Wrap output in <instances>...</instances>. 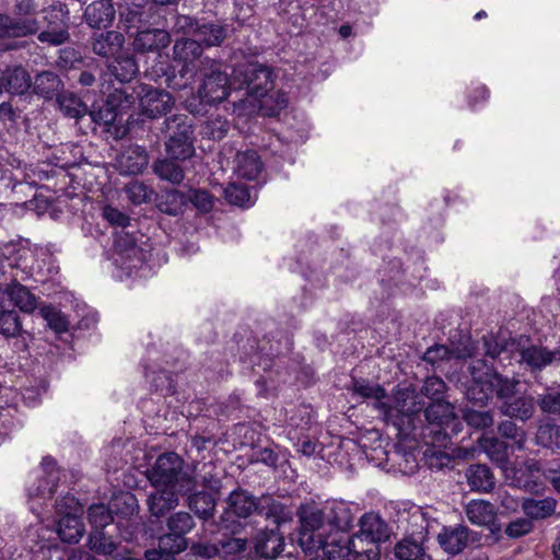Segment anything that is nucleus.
Returning a JSON list of instances; mask_svg holds the SVG:
<instances>
[{
    "mask_svg": "<svg viewBox=\"0 0 560 560\" xmlns=\"http://www.w3.org/2000/svg\"><path fill=\"white\" fill-rule=\"evenodd\" d=\"M124 44L125 36L117 31L95 32L90 39L92 51L106 59H114L120 54Z\"/></svg>",
    "mask_w": 560,
    "mask_h": 560,
    "instance_id": "19",
    "label": "nucleus"
},
{
    "mask_svg": "<svg viewBox=\"0 0 560 560\" xmlns=\"http://www.w3.org/2000/svg\"><path fill=\"white\" fill-rule=\"evenodd\" d=\"M203 48L201 43L194 38L176 39L173 46V59L156 61L148 75L172 90L186 89L197 73L196 62L201 58Z\"/></svg>",
    "mask_w": 560,
    "mask_h": 560,
    "instance_id": "2",
    "label": "nucleus"
},
{
    "mask_svg": "<svg viewBox=\"0 0 560 560\" xmlns=\"http://www.w3.org/2000/svg\"><path fill=\"white\" fill-rule=\"evenodd\" d=\"M395 557L399 560H425L427 553L421 544L411 538H404L394 548Z\"/></svg>",
    "mask_w": 560,
    "mask_h": 560,
    "instance_id": "50",
    "label": "nucleus"
},
{
    "mask_svg": "<svg viewBox=\"0 0 560 560\" xmlns=\"http://www.w3.org/2000/svg\"><path fill=\"white\" fill-rule=\"evenodd\" d=\"M472 355V348L470 346H464L463 348H448L444 345H434L427 349V351L422 355V360L431 365L439 364L443 361H448L451 359H466Z\"/></svg>",
    "mask_w": 560,
    "mask_h": 560,
    "instance_id": "32",
    "label": "nucleus"
},
{
    "mask_svg": "<svg viewBox=\"0 0 560 560\" xmlns=\"http://www.w3.org/2000/svg\"><path fill=\"white\" fill-rule=\"evenodd\" d=\"M354 535L350 536L342 530H329L318 544L328 560H352L361 549Z\"/></svg>",
    "mask_w": 560,
    "mask_h": 560,
    "instance_id": "13",
    "label": "nucleus"
},
{
    "mask_svg": "<svg viewBox=\"0 0 560 560\" xmlns=\"http://www.w3.org/2000/svg\"><path fill=\"white\" fill-rule=\"evenodd\" d=\"M226 36L228 25L219 22L200 21L195 31V39L201 43L202 48L221 46Z\"/></svg>",
    "mask_w": 560,
    "mask_h": 560,
    "instance_id": "30",
    "label": "nucleus"
},
{
    "mask_svg": "<svg viewBox=\"0 0 560 560\" xmlns=\"http://www.w3.org/2000/svg\"><path fill=\"white\" fill-rule=\"evenodd\" d=\"M446 390L445 382L438 376L427 377L422 387L421 394L430 398L432 401H445L444 393Z\"/></svg>",
    "mask_w": 560,
    "mask_h": 560,
    "instance_id": "60",
    "label": "nucleus"
},
{
    "mask_svg": "<svg viewBox=\"0 0 560 560\" xmlns=\"http://www.w3.org/2000/svg\"><path fill=\"white\" fill-rule=\"evenodd\" d=\"M467 520L475 526L486 528L487 539L492 544L502 540V524L499 521V508L487 500H470L464 506Z\"/></svg>",
    "mask_w": 560,
    "mask_h": 560,
    "instance_id": "12",
    "label": "nucleus"
},
{
    "mask_svg": "<svg viewBox=\"0 0 560 560\" xmlns=\"http://www.w3.org/2000/svg\"><path fill=\"white\" fill-rule=\"evenodd\" d=\"M180 160H172L166 155L165 159H159L153 163V172L161 179L172 184H179L185 177V172L179 164Z\"/></svg>",
    "mask_w": 560,
    "mask_h": 560,
    "instance_id": "42",
    "label": "nucleus"
},
{
    "mask_svg": "<svg viewBox=\"0 0 560 560\" xmlns=\"http://www.w3.org/2000/svg\"><path fill=\"white\" fill-rule=\"evenodd\" d=\"M3 295L21 312L31 314L37 306V298L23 284L16 280H12L5 285Z\"/></svg>",
    "mask_w": 560,
    "mask_h": 560,
    "instance_id": "29",
    "label": "nucleus"
},
{
    "mask_svg": "<svg viewBox=\"0 0 560 560\" xmlns=\"http://www.w3.org/2000/svg\"><path fill=\"white\" fill-rule=\"evenodd\" d=\"M264 164L260 156L254 150L241 152L236 156V172L240 177L255 180L259 177Z\"/></svg>",
    "mask_w": 560,
    "mask_h": 560,
    "instance_id": "39",
    "label": "nucleus"
},
{
    "mask_svg": "<svg viewBox=\"0 0 560 560\" xmlns=\"http://www.w3.org/2000/svg\"><path fill=\"white\" fill-rule=\"evenodd\" d=\"M56 532L60 540L66 544H78L85 533L81 515H66L56 523Z\"/></svg>",
    "mask_w": 560,
    "mask_h": 560,
    "instance_id": "35",
    "label": "nucleus"
},
{
    "mask_svg": "<svg viewBox=\"0 0 560 560\" xmlns=\"http://www.w3.org/2000/svg\"><path fill=\"white\" fill-rule=\"evenodd\" d=\"M0 86L2 93L23 95L32 88V78L23 66H8L0 69Z\"/></svg>",
    "mask_w": 560,
    "mask_h": 560,
    "instance_id": "18",
    "label": "nucleus"
},
{
    "mask_svg": "<svg viewBox=\"0 0 560 560\" xmlns=\"http://www.w3.org/2000/svg\"><path fill=\"white\" fill-rule=\"evenodd\" d=\"M187 506L200 520L209 521L214 516L218 498L214 493L201 490L187 493Z\"/></svg>",
    "mask_w": 560,
    "mask_h": 560,
    "instance_id": "27",
    "label": "nucleus"
},
{
    "mask_svg": "<svg viewBox=\"0 0 560 560\" xmlns=\"http://www.w3.org/2000/svg\"><path fill=\"white\" fill-rule=\"evenodd\" d=\"M129 93H135L139 115L150 119L166 116L175 104V98L170 92L148 84L130 88Z\"/></svg>",
    "mask_w": 560,
    "mask_h": 560,
    "instance_id": "11",
    "label": "nucleus"
},
{
    "mask_svg": "<svg viewBox=\"0 0 560 560\" xmlns=\"http://www.w3.org/2000/svg\"><path fill=\"white\" fill-rule=\"evenodd\" d=\"M256 98L259 102L260 110L268 117L279 116L281 110L288 106L287 94L281 90H273V86Z\"/></svg>",
    "mask_w": 560,
    "mask_h": 560,
    "instance_id": "40",
    "label": "nucleus"
},
{
    "mask_svg": "<svg viewBox=\"0 0 560 560\" xmlns=\"http://www.w3.org/2000/svg\"><path fill=\"white\" fill-rule=\"evenodd\" d=\"M488 383L491 394H494L502 402L515 396L520 380L508 377L495 371L492 373V377L489 378Z\"/></svg>",
    "mask_w": 560,
    "mask_h": 560,
    "instance_id": "44",
    "label": "nucleus"
},
{
    "mask_svg": "<svg viewBox=\"0 0 560 560\" xmlns=\"http://www.w3.org/2000/svg\"><path fill=\"white\" fill-rule=\"evenodd\" d=\"M56 512L61 516L82 515L83 506L74 495L67 493L56 501Z\"/></svg>",
    "mask_w": 560,
    "mask_h": 560,
    "instance_id": "61",
    "label": "nucleus"
},
{
    "mask_svg": "<svg viewBox=\"0 0 560 560\" xmlns=\"http://www.w3.org/2000/svg\"><path fill=\"white\" fill-rule=\"evenodd\" d=\"M463 419L469 427L476 430L491 428L494 423L492 410H479L474 407H465L463 409Z\"/></svg>",
    "mask_w": 560,
    "mask_h": 560,
    "instance_id": "49",
    "label": "nucleus"
},
{
    "mask_svg": "<svg viewBox=\"0 0 560 560\" xmlns=\"http://www.w3.org/2000/svg\"><path fill=\"white\" fill-rule=\"evenodd\" d=\"M156 208L168 215L182 214L186 209V192L178 189H167L155 194Z\"/></svg>",
    "mask_w": 560,
    "mask_h": 560,
    "instance_id": "33",
    "label": "nucleus"
},
{
    "mask_svg": "<svg viewBox=\"0 0 560 560\" xmlns=\"http://www.w3.org/2000/svg\"><path fill=\"white\" fill-rule=\"evenodd\" d=\"M537 405L544 413L560 416V392L553 390L539 395Z\"/></svg>",
    "mask_w": 560,
    "mask_h": 560,
    "instance_id": "64",
    "label": "nucleus"
},
{
    "mask_svg": "<svg viewBox=\"0 0 560 560\" xmlns=\"http://www.w3.org/2000/svg\"><path fill=\"white\" fill-rule=\"evenodd\" d=\"M147 477L154 488L176 489L184 495L196 488V478L174 452L160 455L147 470Z\"/></svg>",
    "mask_w": 560,
    "mask_h": 560,
    "instance_id": "6",
    "label": "nucleus"
},
{
    "mask_svg": "<svg viewBox=\"0 0 560 560\" xmlns=\"http://www.w3.org/2000/svg\"><path fill=\"white\" fill-rule=\"evenodd\" d=\"M441 547L451 555H457L467 547V526L456 525L445 528L438 537Z\"/></svg>",
    "mask_w": 560,
    "mask_h": 560,
    "instance_id": "38",
    "label": "nucleus"
},
{
    "mask_svg": "<svg viewBox=\"0 0 560 560\" xmlns=\"http://www.w3.org/2000/svg\"><path fill=\"white\" fill-rule=\"evenodd\" d=\"M86 24L96 30H106L115 19V10L112 1L95 0L84 10Z\"/></svg>",
    "mask_w": 560,
    "mask_h": 560,
    "instance_id": "24",
    "label": "nucleus"
},
{
    "mask_svg": "<svg viewBox=\"0 0 560 560\" xmlns=\"http://www.w3.org/2000/svg\"><path fill=\"white\" fill-rule=\"evenodd\" d=\"M159 546L167 551L171 556L175 557L187 549L188 540L186 537L179 536L168 530L159 538Z\"/></svg>",
    "mask_w": 560,
    "mask_h": 560,
    "instance_id": "59",
    "label": "nucleus"
},
{
    "mask_svg": "<svg viewBox=\"0 0 560 560\" xmlns=\"http://www.w3.org/2000/svg\"><path fill=\"white\" fill-rule=\"evenodd\" d=\"M124 191L127 199L133 206L150 203L155 198L156 194L152 186L138 179H131L126 184Z\"/></svg>",
    "mask_w": 560,
    "mask_h": 560,
    "instance_id": "46",
    "label": "nucleus"
},
{
    "mask_svg": "<svg viewBox=\"0 0 560 560\" xmlns=\"http://www.w3.org/2000/svg\"><path fill=\"white\" fill-rule=\"evenodd\" d=\"M170 532L185 537L195 527V521L188 512L179 511L172 514L166 522Z\"/></svg>",
    "mask_w": 560,
    "mask_h": 560,
    "instance_id": "56",
    "label": "nucleus"
},
{
    "mask_svg": "<svg viewBox=\"0 0 560 560\" xmlns=\"http://www.w3.org/2000/svg\"><path fill=\"white\" fill-rule=\"evenodd\" d=\"M225 199L230 205L248 208L250 206V190L241 184H231L224 190Z\"/></svg>",
    "mask_w": 560,
    "mask_h": 560,
    "instance_id": "58",
    "label": "nucleus"
},
{
    "mask_svg": "<svg viewBox=\"0 0 560 560\" xmlns=\"http://www.w3.org/2000/svg\"><path fill=\"white\" fill-rule=\"evenodd\" d=\"M401 407L400 416L394 421V425L400 432L420 439L428 446L447 447L452 438L457 435L462 429V422L454 411V406L448 401H432L424 409L425 423H421L418 408L405 409Z\"/></svg>",
    "mask_w": 560,
    "mask_h": 560,
    "instance_id": "1",
    "label": "nucleus"
},
{
    "mask_svg": "<svg viewBox=\"0 0 560 560\" xmlns=\"http://www.w3.org/2000/svg\"><path fill=\"white\" fill-rule=\"evenodd\" d=\"M32 89L35 95L45 101H52L65 91V83L59 74L45 70L35 75Z\"/></svg>",
    "mask_w": 560,
    "mask_h": 560,
    "instance_id": "22",
    "label": "nucleus"
},
{
    "mask_svg": "<svg viewBox=\"0 0 560 560\" xmlns=\"http://www.w3.org/2000/svg\"><path fill=\"white\" fill-rule=\"evenodd\" d=\"M352 392L362 398H372L377 401L376 407L384 413L387 420L393 423L398 419L401 412V408L390 407L382 399L386 397V390L378 384H372L363 378L352 380Z\"/></svg>",
    "mask_w": 560,
    "mask_h": 560,
    "instance_id": "17",
    "label": "nucleus"
},
{
    "mask_svg": "<svg viewBox=\"0 0 560 560\" xmlns=\"http://www.w3.org/2000/svg\"><path fill=\"white\" fill-rule=\"evenodd\" d=\"M557 508V501L551 497L544 499L525 498L521 502V509L530 522L540 521L551 516Z\"/></svg>",
    "mask_w": 560,
    "mask_h": 560,
    "instance_id": "36",
    "label": "nucleus"
},
{
    "mask_svg": "<svg viewBox=\"0 0 560 560\" xmlns=\"http://www.w3.org/2000/svg\"><path fill=\"white\" fill-rule=\"evenodd\" d=\"M300 530L298 542L307 553L318 551L322 538L329 532L325 510L316 505H301L298 512Z\"/></svg>",
    "mask_w": 560,
    "mask_h": 560,
    "instance_id": "9",
    "label": "nucleus"
},
{
    "mask_svg": "<svg viewBox=\"0 0 560 560\" xmlns=\"http://www.w3.org/2000/svg\"><path fill=\"white\" fill-rule=\"evenodd\" d=\"M114 532L116 527L92 529L86 541L89 550L100 556H112L120 545Z\"/></svg>",
    "mask_w": 560,
    "mask_h": 560,
    "instance_id": "23",
    "label": "nucleus"
},
{
    "mask_svg": "<svg viewBox=\"0 0 560 560\" xmlns=\"http://www.w3.org/2000/svg\"><path fill=\"white\" fill-rule=\"evenodd\" d=\"M129 90L130 88L115 89L106 98L94 102L92 108H88L91 120L103 126L115 139L125 137L126 125L133 118L136 97Z\"/></svg>",
    "mask_w": 560,
    "mask_h": 560,
    "instance_id": "4",
    "label": "nucleus"
},
{
    "mask_svg": "<svg viewBox=\"0 0 560 560\" xmlns=\"http://www.w3.org/2000/svg\"><path fill=\"white\" fill-rule=\"evenodd\" d=\"M220 558L223 560H240L248 550V539L245 537L223 536L219 539Z\"/></svg>",
    "mask_w": 560,
    "mask_h": 560,
    "instance_id": "43",
    "label": "nucleus"
},
{
    "mask_svg": "<svg viewBox=\"0 0 560 560\" xmlns=\"http://www.w3.org/2000/svg\"><path fill=\"white\" fill-rule=\"evenodd\" d=\"M535 525L526 515L510 521L504 527L502 526V538L520 539L533 533Z\"/></svg>",
    "mask_w": 560,
    "mask_h": 560,
    "instance_id": "54",
    "label": "nucleus"
},
{
    "mask_svg": "<svg viewBox=\"0 0 560 560\" xmlns=\"http://www.w3.org/2000/svg\"><path fill=\"white\" fill-rule=\"evenodd\" d=\"M359 532L354 534L360 544L366 541L371 547H378L381 542L389 540L393 530L388 523L378 514L369 512L359 520Z\"/></svg>",
    "mask_w": 560,
    "mask_h": 560,
    "instance_id": "14",
    "label": "nucleus"
},
{
    "mask_svg": "<svg viewBox=\"0 0 560 560\" xmlns=\"http://www.w3.org/2000/svg\"><path fill=\"white\" fill-rule=\"evenodd\" d=\"M502 416L515 419L522 422L530 420L536 412L535 398L532 395L523 394L513 396L509 400L502 401L499 406Z\"/></svg>",
    "mask_w": 560,
    "mask_h": 560,
    "instance_id": "20",
    "label": "nucleus"
},
{
    "mask_svg": "<svg viewBox=\"0 0 560 560\" xmlns=\"http://www.w3.org/2000/svg\"><path fill=\"white\" fill-rule=\"evenodd\" d=\"M25 330L15 310H0V335L4 338L21 337Z\"/></svg>",
    "mask_w": 560,
    "mask_h": 560,
    "instance_id": "47",
    "label": "nucleus"
},
{
    "mask_svg": "<svg viewBox=\"0 0 560 560\" xmlns=\"http://www.w3.org/2000/svg\"><path fill=\"white\" fill-rule=\"evenodd\" d=\"M466 397L475 406L485 407L491 400L492 394L488 382H472L467 390Z\"/></svg>",
    "mask_w": 560,
    "mask_h": 560,
    "instance_id": "57",
    "label": "nucleus"
},
{
    "mask_svg": "<svg viewBox=\"0 0 560 560\" xmlns=\"http://www.w3.org/2000/svg\"><path fill=\"white\" fill-rule=\"evenodd\" d=\"M275 527L259 529L254 536V550L265 559H276L284 550V536L280 532V525L273 524Z\"/></svg>",
    "mask_w": 560,
    "mask_h": 560,
    "instance_id": "16",
    "label": "nucleus"
},
{
    "mask_svg": "<svg viewBox=\"0 0 560 560\" xmlns=\"http://www.w3.org/2000/svg\"><path fill=\"white\" fill-rule=\"evenodd\" d=\"M116 162L120 174L138 175L148 166L149 158L147 151L137 145L122 152Z\"/></svg>",
    "mask_w": 560,
    "mask_h": 560,
    "instance_id": "26",
    "label": "nucleus"
},
{
    "mask_svg": "<svg viewBox=\"0 0 560 560\" xmlns=\"http://www.w3.org/2000/svg\"><path fill=\"white\" fill-rule=\"evenodd\" d=\"M109 506L113 514L122 517H130L137 514L139 510L137 498L130 492H122L114 497L109 502Z\"/></svg>",
    "mask_w": 560,
    "mask_h": 560,
    "instance_id": "51",
    "label": "nucleus"
},
{
    "mask_svg": "<svg viewBox=\"0 0 560 560\" xmlns=\"http://www.w3.org/2000/svg\"><path fill=\"white\" fill-rule=\"evenodd\" d=\"M466 478L471 490L482 493L491 492L495 485L493 472L483 464L470 465L466 470Z\"/></svg>",
    "mask_w": 560,
    "mask_h": 560,
    "instance_id": "34",
    "label": "nucleus"
},
{
    "mask_svg": "<svg viewBox=\"0 0 560 560\" xmlns=\"http://www.w3.org/2000/svg\"><path fill=\"white\" fill-rule=\"evenodd\" d=\"M226 512L238 518L260 516L272 524L281 525L291 520L288 508L271 494L254 495L244 488H236L226 498Z\"/></svg>",
    "mask_w": 560,
    "mask_h": 560,
    "instance_id": "5",
    "label": "nucleus"
},
{
    "mask_svg": "<svg viewBox=\"0 0 560 560\" xmlns=\"http://www.w3.org/2000/svg\"><path fill=\"white\" fill-rule=\"evenodd\" d=\"M215 203L214 195L205 188H189L186 191V207L189 205L196 210L198 214L210 213Z\"/></svg>",
    "mask_w": 560,
    "mask_h": 560,
    "instance_id": "45",
    "label": "nucleus"
},
{
    "mask_svg": "<svg viewBox=\"0 0 560 560\" xmlns=\"http://www.w3.org/2000/svg\"><path fill=\"white\" fill-rule=\"evenodd\" d=\"M43 470L47 474L48 480L44 483H40L36 489V495L46 494L51 495L57 487V480L59 479V471L56 467V462L50 457L43 458L42 462Z\"/></svg>",
    "mask_w": 560,
    "mask_h": 560,
    "instance_id": "55",
    "label": "nucleus"
},
{
    "mask_svg": "<svg viewBox=\"0 0 560 560\" xmlns=\"http://www.w3.org/2000/svg\"><path fill=\"white\" fill-rule=\"evenodd\" d=\"M222 61L206 57L200 60L201 82L197 91L200 104L213 106L225 101L234 90L233 72L224 69Z\"/></svg>",
    "mask_w": 560,
    "mask_h": 560,
    "instance_id": "7",
    "label": "nucleus"
},
{
    "mask_svg": "<svg viewBox=\"0 0 560 560\" xmlns=\"http://www.w3.org/2000/svg\"><path fill=\"white\" fill-rule=\"evenodd\" d=\"M112 74L121 83L131 82L139 73L138 61L132 54H118L109 66Z\"/></svg>",
    "mask_w": 560,
    "mask_h": 560,
    "instance_id": "37",
    "label": "nucleus"
},
{
    "mask_svg": "<svg viewBox=\"0 0 560 560\" xmlns=\"http://www.w3.org/2000/svg\"><path fill=\"white\" fill-rule=\"evenodd\" d=\"M56 103L58 105L59 110L67 118H73L75 120H79L88 114V106L73 92L65 90L56 98Z\"/></svg>",
    "mask_w": 560,
    "mask_h": 560,
    "instance_id": "41",
    "label": "nucleus"
},
{
    "mask_svg": "<svg viewBox=\"0 0 560 560\" xmlns=\"http://www.w3.org/2000/svg\"><path fill=\"white\" fill-rule=\"evenodd\" d=\"M39 315L47 322L50 329L57 334L66 332L69 329L67 316L52 305H44L39 308Z\"/></svg>",
    "mask_w": 560,
    "mask_h": 560,
    "instance_id": "53",
    "label": "nucleus"
},
{
    "mask_svg": "<svg viewBox=\"0 0 560 560\" xmlns=\"http://www.w3.org/2000/svg\"><path fill=\"white\" fill-rule=\"evenodd\" d=\"M171 42L170 34L160 28H147L139 31L132 46L136 52H159L166 48Z\"/></svg>",
    "mask_w": 560,
    "mask_h": 560,
    "instance_id": "21",
    "label": "nucleus"
},
{
    "mask_svg": "<svg viewBox=\"0 0 560 560\" xmlns=\"http://www.w3.org/2000/svg\"><path fill=\"white\" fill-rule=\"evenodd\" d=\"M520 364L532 374L540 373L550 366L557 358V353L542 345L527 343L518 345Z\"/></svg>",
    "mask_w": 560,
    "mask_h": 560,
    "instance_id": "15",
    "label": "nucleus"
},
{
    "mask_svg": "<svg viewBox=\"0 0 560 560\" xmlns=\"http://www.w3.org/2000/svg\"><path fill=\"white\" fill-rule=\"evenodd\" d=\"M168 136L165 152L172 160L186 161L195 155V127L186 115H174L165 120Z\"/></svg>",
    "mask_w": 560,
    "mask_h": 560,
    "instance_id": "8",
    "label": "nucleus"
},
{
    "mask_svg": "<svg viewBox=\"0 0 560 560\" xmlns=\"http://www.w3.org/2000/svg\"><path fill=\"white\" fill-rule=\"evenodd\" d=\"M88 520L92 529L113 527L114 515L109 505L92 504L88 510Z\"/></svg>",
    "mask_w": 560,
    "mask_h": 560,
    "instance_id": "52",
    "label": "nucleus"
},
{
    "mask_svg": "<svg viewBox=\"0 0 560 560\" xmlns=\"http://www.w3.org/2000/svg\"><path fill=\"white\" fill-rule=\"evenodd\" d=\"M438 446H429L424 452L428 465L431 469H443L450 467L453 463V457L445 451L440 450Z\"/></svg>",
    "mask_w": 560,
    "mask_h": 560,
    "instance_id": "62",
    "label": "nucleus"
},
{
    "mask_svg": "<svg viewBox=\"0 0 560 560\" xmlns=\"http://www.w3.org/2000/svg\"><path fill=\"white\" fill-rule=\"evenodd\" d=\"M179 493L180 492L176 489L155 488V491H153L147 500L151 515L160 518L175 509L179 503Z\"/></svg>",
    "mask_w": 560,
    "mask_h": 560,
    "instance_id": "25",
    "label": "nucleus"
},
{
    "mask_svg": "<svg viewBox=\"0 0 560 560\" xmlns=\"http://www.w3.org/2000/svg\"><path fill=\"white\" fill-rule=\"evenodd\" d=\"M536 443L549 450H560V425L553 422L541 423L536 432Z\"/></svg>",
    "mask_w": 560,
    "mask_h": 560,
    "instance_id": "48",
    "label": "nucleus"
},
{
    "mask_svg": "<svg viewBox=\"0 0 560 560\" xmlns=\"http://www.w3.org/2000/svg\"><path fill=\"white\" fill-rule=\"evenodd\" d=\"M327 526L329 530H342L348 533L354 520V515L348 503L335 501L325 508Z\"/></svg>",
    "mask_w": 560,
    "mask_h": 560,
    "instance_id": "28",
    "label": "nucleus"
},
{
    "mask_svg": "<svg viewBox=\"0 0 560 560\" xmlns=\"http://www.w3.org/2000/svg\"><path fill=\"white\" fill-rule=\"evenodd\" d=\"M83 63L81 52L73 47H63L59 50L57 65L65 69H77Z\"/></svg>",
    "mask_w": 560,
    "mask_h": 560,
    "instance_id": "63",
    "label": "nucleus"
},
{
    "mask_svg": "<svg viewBox=\"0 0 560 560\" xmlns=\"http://www.w3.org/2000/svg\"><path fill=\"white\" fill-rule=\"evenodd\" d=\"M37 0H15L12 14L0 13V39L27 37L35 34L40 43L59 46L65 44L70 35L67 28L40 30Z\"/></svg>",
    "mask_w": 560,
    "mask_h": 560,
    "instance_id": "3",
    "label": "nucleus"
},
{
    "mask_svg": "<svg viewBox=\"0 0 560 560\" xmlns=\"http://www.w3.org/2000/svg\"><path fill=\"white\" fill-rule=\"evenodd\" d=\"M234 90H245L257 97L273 86L275 74L270 67L259 62H238L233 67Z\"/></svg>",
    "mask_w": 560,
    "mask_h": 560,
    "instance_id": "10",
    "label": "nucleus"
},
{
    "mask_svg": "<svg viewBox=\"0 0 560 560\" xmlns=\"http://www.w3.org/2000/svg\"><path fill=\"white\" fill-rule=\"evenodd\" d=\"M105 256L127 275H130L131 270L142 261L140 247H109L105 252Z\"/></svg>",
    "mask_w": 560,
    "mask_h": 560,
    "instance_id": "31",
    "label": "nucleus"
}]
</instances>
